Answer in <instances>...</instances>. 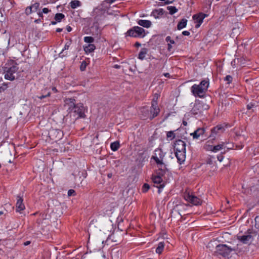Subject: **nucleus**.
<instances>
[{
	"mask_svg": "<svg viewBox=\"0 0 259 259\" xmlns=\"http://www.w3.org/2000/svg\"><path fill=\"white\" fill-rule=\"evenodd\" d=\"M62 31V28H58L57 29H56V32H60Z\"/></svg>",
	"mask_w": 259,
	"mask_h": 259,
	"instance_id": "obj_56",
	"label": "nucleus"
},
{
	"mask_svg": "<svg viewBox=\"0 0 259 259\" xmlns=\"http://www.w3.org/2000/svg\"><path fill=\"white\" fill-rule=\"evenodd\" d=\"M183 124L184 125V126H186L187 125V122L185 121V120H183Z\"/></svg>",
	"mask_w": 259,
	"mask_h": 259,
	"instance_id": "obj_58",
	"label": "nucleus"
},
{
	"mask_svg": "<svg viewBox=\"0 0 259 259\" xmlns=\"http://www.w3.org/2000/svg\"><path fill=\"white\" fill-rule=\"evenodd\" d=\"M158 114H152V115H150V116L149 117V118L150 119V120H151L152 119H153L154 117H155Z\"/></svg>",
	"mask_w": 259,
	"mask_h": 259,
	"instance_id": "obj_47",
	"label": "nucleus"
},
{
	"mask_svg": "<svg viewBox=\"0 0 259 259\" xmlns=\"http://www.w3.org/2000/svg\"><path fill=\"white\" fill-rule=\"evenodd\" d=\"M70 7L72 9H75L81 6V3L78 0H74L70 2Z\"/></svg>",
	"mask_w": 259,
	"mask_h": 259,
	"instance_id": "obj_26",
	"label": "nucleus"
},
{
	"mask_svg": "<svg viewBox=\"0 0 259 259\" xmlns=\"http://www.w3.org/2000/svg\"><path fill=\"white\" fill-rule=\"evenodd\" d=\"M165 40L167 42H169L170 44H175V41L174 40L171 39L170 36H168L166 37Z\"/></svg>",
	"mask_w": 259,
	"mask_h": 259,
	"instance_id": "obj_39",
	"label": "nucleus"
},
{
	"mask_svg": "<svg viewBox=\"0 0 259 259\" xmlns=\"http://www.w3.org/2000/svg\"><path fill=\"white\" fill-rule=\"evenodd\" d=\"M255 227L256 229H259V216L255 218Z\"/></svg>",
	"mask_w": 259,
	"mask_h": 259,
	"instance_id": "obj_38",
	"label": "nucleus"
},
{
	"mask_svg": "<svg viewBox=\"0 0 259 259\" xmlns=\"http://www.w3.org/2000/svg\"><path fill=\"white\" fill-rule=\"evenodd\" d=\"M32 11H33V10L32 9V7L31 6L27 7L25 9V13L27 15L30 14Z\"/></svg>",
	"mask_w": 259,
	"mask_h": 259,
	"instance_id": "obj_37",
	"label": "nucleus"
},
{
	"mask_svg": "<svg viewBox=\"0 0 259 259\" xmlns=\"http://www.w3.org/2000/svg\"><path fill=\"white\" fill-rule=\"evenodd\" d=\"M164 246V243L163 242L158 243V246L156 249V252L159 254H161L163 251Z\"/></svg>",
	"mask_w": 259,
	"mask_h": 259,
	"instance_id": "obj_23",
	"label": "nucleus"
},
{
	"mask_svg": "<svg viewBox=\"0 0 259 259\" xmlns=\"http://www.w3.org/2000/svg\"><path fill=\"white\" fill-rule=\"evenodd\" d=\"M237 250L236 247L231 248L226 244H219L216 246L215 253L224 257L228 256L231 251Z\"/></svg>",
	"mask_w": 259,
	"mask_h": 259,
	"instance_id": "obj_4",
	"label": "nucleus"
},
{
	"mask_svg": "<svg viewBox=\"0 0 259 259\" xmlns=\"http://www.w3.org/2000/svg\"><path fill=\"white\" fill-rule=\"evenodd\" d=\"M30 242L29 241H26L24 243V245L25 246H27L28 245H29L30 244Z\"/></svg>",
	"mask_w": 259,
	"mask_h": 259,
	"instance_id": "obj_55",
	"label": "nucleus"
},
{
	"mask_svg": "<svg viewBox=\"0 0 259 259\" xmlns=\"http://www.w3.org/2000/svg\"><path fill=\"white\" fill-rule=\"evenodd\" d=\"M164 13V11L162 9H159L158 10H154L152 11V14L155 18H158L159 16L163 15Z\"/></svg>",
	"mask_w": 259,
	"mask_h": 259,
	"instance_id": "obj_21",
	"label": "nucleus"
},
{
	"mask_svg": "<svg viewBox=\"0 0 259 259\" xmlns=\"http://www.w3.org/2000/svg\"><path fill=\"white\" fill-rule=\"evenodd\" d=\"M187 20L184 18L182 19L178 24L177 28L178 30H181L185 28L187 25Z\"/></svg>",
	"mask_w": 259,
	"mask_h": 259,
	"instance_id": "obj_20",
	"label": "nucleus"
},
{
	"mask_svg": "<svg viewBox=\"0 0 259 259\" xmlns=\"http://www.w3.org/2000/svg\"><path fill=\"white\" fill-rule=\"evenodd\" d=\"M141 46V44L139 42H136L135 44V46L136 47H140Z\"/></svg>",
	"mask_w": 259,
	"mask_h": 259,
	"instance_id": "obj_51",
	"label": "nucleus"
},
{
	"mask_svg": "<svg viewBox=\"0 0 259 259\" xmlns=\"http://www.w3.org/2000/svg\"><path fill=\"white\" fill-rule=\"evenodd\" d=\"M120 147V144L118 141L114 142L110 144V148L113 151H117Z\"/></svg>",
	"mask_w": 259,
	"mask_h": 259,
	"instance_id": "obj_24",
	"label": "nucleus"
},
{
	"mask_svg": "<svg viewBox=\"0 0 259 259\" xmlns=\"http://www.w3.org/2000/svg\"><path fill=\"white\" fill-rule=\"evenodd\" d=\"M115 0H106L107 2L109 4H112L115 2Z\"/></svg>",
	"mask_w": 259,
	"mask_h": 259,
	"instance_id": "obj_54",
	"label": "nucleus"
},
{
	"mask_svg": "<svg viewBox=\"0 0 259 259\" xmlns=\"http://www.w3.org/2000/svg\"><path fill=\"white\" fill-rule=\"evenodd\" d=\"M197 106L198 107V108H200L201 106H202V104H200V103H199L198 105H197Z\"/></svg>",
	"mask_w": 259,
	"mask_h": 259,
	"instance_id": "obj_64",
	"label": "nucleus"
},
{
	"mask_svg": "<svg viewBox=\"0 0 259 259\" xmlns=\"http://www.w3.org/2000/svg\"><path fill=\"white\" fill-rule=\"evenodd\" d=\"M33 12H35L37 10L39 7V3H35L33 4L31 6Z\"/></svg>",
	"mask_w": 259,
	"mask_h": 259,
	"instance_id": "obj_33",
	"label": "nucleus"
},
{
	"mask_svg": "<svg viewBox=\"0 0 259 259\" xmlns=\"http://www.w3.org/2000/svg\"><path fill=\"white\" fill-rule=\"evenodd\" d=\"M66 29H67V31L70 32L72 30V28L69 26H67Z\"/></svg>",
	"mask_w": 259,
	"mask_h": 259,
	"instance_id": "obj_50",
	"label": "nucleus"
},
{
	"mask_svg": "<svg viewBox=\"0 0 259 259\" xmlns=\"http://www.w3.org/2000/svg\"><path fill=\"white\" fill-rule=\"evenodd\" d=\"M175 151H180L181 150H186V143L182 140H177L174 145Z\"/></svg>",
	"mask_w": 259,
	"mask_h": 259,
	"instance_id": "obj_13",
	"label": "nucleus"
},
{
	"mask_svg": "<svg viewBox=\"0 0 259 259\" xmlns=\"http://www.w3.org/2000/svg\"><path fill=\"white\" fill-rule=\"evenodd\" d=\"M17 202L16 204V211L21 212L25 208V205L23 202V199L22 197L20 196H17Z\"/></svg>",
	"mask_w": 259,
	"mask_h": 259,
	"instance_id": "obj_14",
	"label": "nucleus"
},
{
	"mask_svg": "<svg viewBox=\"0 0 259 259\" xmlns=\"http://www.w3.org/2000/svg\"><path fill=\"white\" fill-rule=\"evenodd\" d=\"M64 108L68 113H84L87 112L82 104H76L75 100L73 98H68L64 100Z\"/></svg>",
	"mask_w": 259,
	"mask_h": 259,
	"instance_id": "obj_1",
	"label": "nucleus"
},
{
	"mask_svg": "<svg viewBox=\"0 0 259 259\" xmlns=\"http://www.w3.org/2000/svg\"><path fill=\"white\" fill-rule=\"evenodd\" d=\"M113 236V234L112 235H109L108 238H107V240H109V239H111V238Z\"/></svg>",
	"mask_w": 259,
	"mask_h": 259,
	"instance_id": "obj_60",
	"label": "nucleus"
},
{
	"mask_svg": "<svg viewBox=\"0 0 259 259\" xmlns=\"http://www.w3.org/2000/svg\"><path fill=\"white\" fill-rule=\"evenodd\" d=\"M184 199L188 202L194 205H200L202 200L190 192H185L184 194Z\"/></svg>",
	"mask_w": 259,
	"mask_h": 259,
	"instance_id": "obj_7",
	"label": "nucleus"
},
{
	"mask_svg": "<svg viewBox=\"0 0 259 259\" xmlns=\"http://www.w3.org/2000/svg\"><path fill=\"white\" fill-rule=\"evenodd\" d=\"M198 85L206 91L209 86V82L206 80H203L200 82L199 84Z\"/></svg>",
	"mask_w": 259,
	"mask_h": 259,
	"instance_id": "obj_25",
	"label": "nucleus"
},
{
	"mask_svg": "<svg viewBox=\"0 0 259 259\" xmlns=\"http://www.w3.org/2000/svg\"><path fill=\"white\" fill-rule=\"evenodd\" d=\"M165 153L159 148L155 150L154 155L152 156V159L154 160L156 164L161 166L160 169L162 170L161 174L164 172L166 169L165 165L163 162V159Z\"/></svg>",
	"mask_w": 259,
	"mask_h": 259,
	"instance_id": "obj_3",
	"label": "nucleus"
},
{
	"mask_svg": "<svg viewBox=\"0 0 259 259\" xmlns=\"http://www.w3.org/2000/svg\"><path fill=\"white\" fill-rule=\"evenodd\" d=\"M191 92L195 97L199 98H203L204 94L206 91L204 89H202L198 84H194L191 88Z\"/></svg>",
	"mask_w": 259,
	"mask_h": 259,
	"instance_id": "obj_8",
	"label": "nucleus"
},
{
	"mask_svg": "<svg viewBox=\"0 0 259 259\" xmlns=\"http://www.w3.org/2000/svg\"><path fill=\"white\" fill-rule=\"evenodd\" d=\"M175 155L177 158L178 162L182 164L185 160L186 150H181L180 151H175Z\"/></svg>",
	"mask_w": 259,
	"mask_h": 259,
	"instance_id": "obj_15",
	"label": "nucleus"
},
{
	"mask_svg": "<svg viewBox=\"0 0 259 259\" xmlns=\"http://www.w3.org/2000/svg\"><path fill=\"white\" fill-rule=\"evenodd\" d=\"M151 113H159L160 109L157 103H151Z\"/></svg>",
	"mask_w": 259,
	"mask_h": 259,
	"instance_id": "obj_19",
	"label": "nucleus"
},
{
	"mask_svg": "<svg viewBox=\"0 0 259 259\" xmlns=\"http://www.w3.org/2000/svg\"><path fill=\"white\" fill-rule=\"evenodd\" d=\"M18 67L17 64H13L11 66H7L5 67V78L6 79L13 80L15 79L14 74L18 71Z\"/></svg>",
	"mask_w": 259,
	"mask_h": 259,
	"instance_id": "obj_5",
	"label": "nucleus"
},
{
	"mask_svg": "<svg viewBox=\"0 0 259 259\" xmlns=\"http://www.w3.org/2000/svg\"><path fill=\"white\" fill-rule=\"evenodd\" d=\"M237 238L244 244H247L252 239V236L251 235H246L242 236H237Z\"/></svg>",
	"mask_w": 259,
	"mask_h": 259,
	"instance_id": "obj_16",
	"label": "nucleus"
},
{
	"mask_svg": "<svg viewBox=\"0 0 259 259\" xmlns=\"http://www.w3.org/2000/svg\"><path fill=\"white\" fill-rule=\"evenodd\" d=\"M224 158V156L222 154H220L217 156L218 160L220 162L223 161Z\"/></svg>",
	"mask_w": 259,
	"mask_h": 259,
	"instance_id": "obj_42",
	"label": "nucleus"
},
{
	"mask_svg": "<svg viewBox=\"0 0 259 259\" xmlns=\"http://www.w3.org/2000/svg\"><path fill=\"white\" fill-rule=\"evenodd\" d=\"M171 48H172V46H171V44H168V48H167L168 51H170L171 50Z\"/></svg>",
	"mask_w": 259,
	"mask_h": 259,
	"instance_id": "obj_52",
	"label": "nucleus"
},
{
	"mask_svg": "<svg viewBox=\"0 0 259 259\" xmlns=\"http://www.w3.org/2000/svg\"><path fill=\"white\" fill-rule=\"evenodd\" d=\"M226 144L227 143L226 142H222L221 143L215 146L209 145L206 144L204 146V148L207 151H211L213 152H217L223 149V148H226Z\"/></svg>",
	"mask_w": 259,
	"mask_h": 259,
	"instance_id": "obj_9",
	"label": "nucleus"
},
{
	"mask_svg": "<svg viewBox=\"0 0 259 259\" xmlns=\"http://www.w3.org/2000/svg\"><path fill=\"white\" fill-rule=\"evenodd\" d=\"M70 45V43H68V42L66 43L64 46V49L63 50V51H64V50H68L69 49Z\"/></svg>",
	"mask_w": 259,
	"mask_h": 259,
	"instance_id": "obj_43",
	"label": "nucleus"
},
{
	"mask_svg": "<svg viewBox=\"0 0 259 259\" xmlns=\"http://www.w3.org/2000/svg\"><path fill=\"white\" fill-rule=\"evenodd\" d=\"M64 17L65 16L62 13H57L55 15L54 19L57 22H60Z\"/></svg>",
	"mask_w": 259,
	"mask_h": 259,
	"instance_id": "obj_28",
	"label": "nucleus"
},
{
	"mask_svg": "<svg viewBox=\"0 0 259 259\" xmlns=\"http://www.w3.org/2000/svg\"><path fill=\"white\" fill-rule=\"evenodd\" d=\"M84 41L87 43H92L94 41V38L92 36H85L84 37Z\"/></svg>",
	"mask_w": 259,
	"mask_h": 259,
	"instance_id": "obj_30",
	"label": "nucleus"
},
{
	"mask_svg": "<svg viewBox=\"0 0 259 259\" xmlns=\"http://www.w3.org/2000/svg\"><path fill=\"white\" fill-rule=\"evenodd\" d=\"M167 138H170L171 140L175 138V134L173 131L168 132L166 134Z\"/></svg>",
	"mask_w": 259,
	"mask_h": 259,
	"instance_id": "obj_31",
	"label": "nucleus"
},
{
	"mask_svg": "<svg viewBox=\"0 0 259 259\" xmlns=\"http://www.w3.org/2000/svg\"><path fill=\"white\" fill-rule=\"evenodd\" d=\"M175 0H167L165 3L166 4H169L172 3Z\"/></svg>",
	"mask_w": 259,
	"mask_h": 259,
	"instance_id": "obj_49",
	"label": "nucleus"
},
{
	"mask_svg": "<svg viewBox=\"0 0 259 259\" xmlns=\"http://www.w3.org/2000/svg\"><path fill=\"white\" fill-rule=\"evenodd\" d=\"M170 15H173L178 11V9L174 6H168L167 7Z\"/></svg>",
	"mask_w": 259,
	"mask_h": 259,
	"instance_id": "obj_29",
	"label": "nucleus"
},
{
	"mask_svg": "<svg viewBox=\"0 0 259 259\" xmlns=\"http://www.w3.org/2000/svg\"><path fill=\"white\" fill-rule=\"evenodd\" d=\"M150 189V186L148 184H144L142 187V191L143 192H146L148 191V190Z\"/></svg>",
	"mask_w": 259,
	"mask_h": 259,
	"instance_id": "obj_34",
	"label": "nucleus"
},
{
	"mask_svg": "<svg viewBox=\"0 0 259 259\" xmlns=\"http://www.w3.org/2000/svg\"><path fill=\"white\" fill-rule=\"evenodd\" d=\"M95 46L94 44H90L84 48V51L87 53H91L95 50Z\"/></svg>",
	"mask_w": 259,
	"mask_h": 259,
	"instance_id": "obj_27",
	"label": "nucleus"
},
{
	"mask_svg": "<svg viewBox=\"0 0 259 259\" xmlns=\"http://www.w3.org/2000/svg\"><path fill=\"white\" fill-rule=\"evenodd\" d=\"M141 115H142V116H140V118H141V119H143V120H145V119H147L146 115H147V114H141Z\"/></svg>",
	"mask_w": 259,
	"mask_h": 259,
	"instance_id": "obj_48",
	"label": "nucleus"
},
{
	"mask_svg": "<svg viewBox=\"0 0 259 259\" xmlns=\"http://www.w3.org/2000/svg\"><path fill=\"white\" fill-rule=\"evenodd\" d=\"M251 106H252V105H248L247 106V108L248 109H251Z\"/></svg>",
	"mask_w": 259,
	"mask_h": 259,
	"instance_id": "obj_62",
	"label": "nucleus"
},
{
	"mask_svg": "<svg viewBox=\"0 0 259 259\" xmlns=\"http://www.w3.org/2000/svg\"><path fill=\"white\" fill-rule=\"evenodd\" d=\"M87 63L85 61H83L80 66V69L81 71H84L86 69Z\"/></svg>",
	"mask_w": 259,
	"mask_h": 259,
	"instance_id": "obj_35",
	"label": "nucleus"
},
{
	"mask_svg": "<svg viewBox=\"0 0 259 259\" xmlns=\"http://www.w3.org/2000/svg\"><path fill=\"white\" fill-rule=\"evenodd\" d=\"M7 88V85L6 84H3V85L0 87V93L5 91Z\"/></svg>",
	"mask_w": 259,
	"mask_h": 259,
	"instance_id": "obj_40",
	"label": "nucleus"
},
{
	"mask_svg": "<svg viewBox=\"0 0 259 259\" xmlns=\"http://www.w3.org/2000/svg\"><path fill=\"white\" fill-rule=\"evenodd\" d=\"M164 75L165 76V77H169L170 76V74L168 73H165L164 74Z\"/></svg>",
	"mask_w": 259,
	"mask_h": 259,
	"instance_id": "obj_57",
	"label": "nucleus"
},
{
	"mask_svg": "<svg viewBox=\"0 0 259 259\" xmlns=\"http://www.w3.org/2000/svg\"><path fill=\"white\" fill-rule=\"evenodd\" d=\"M127 35L134 37H144L145 36V30L139 26H134L126 32Z\"/></svg>",
	"mask_w": 259,
	"mask_h": 259,
	"instance_id": "obj_6",
	"label": "nucleus"
},
{
	"mask_svg": "<svg viewBox=\"0 0 259 259\" xmlns=\"http://www.w3.org/2000/svg\"><path fill=\"white\" fill-rule=\"evenodd\" d=\"M138 23L139 25L145 28H149L151 25V21L146 20H140L138 21Z\"/></svg>",
	"mask_w": 259,
	"mask_h": 259,
	"instance_id": "obj_18",
	"label": "nucleus"
},
{
	"mask_svg": "<svg viewBox=\"0 0 259 259\" xmlns=\"http://www.w3.org/2000/svg\"><path fill=\"white\" fill-rule=\"evenodd\" d=\"M228 126V124L224 123L223 124H218L212 128L210 131V134L208 136V138H210L211 143L215 141L217 138L225 132Z\"/></svg>",
	"mask_w": 259,
	"mask_h": 259,
	"instance_id": "obj_2",
	"label": "nucleus"
},
{
	"mask_svg": "<svg viewBox=\"0 0 259 259\" xmlns=\"http://www.w3.org/2000/svg\"><path fill=\"white\" fill-rule=\"evenodd\" d=\"M205 129L204 128H198L191 135L193 136V139H197L201 135H203Z\"/></svg>",
	"mask_w": 259,
	"mask_h": 259,
	"instance_id": "obj_17",
	"label": "nucleus"
},
{
	"mask_svg": "<svg viewBox=\"0 0 259 259\" xmlns=\"http://www.w3.org/2000/svg\"><path fill=\"white\" fill-rule=\"evenodd\" d=\"M147 49L145 48H142L139 54L138 58L141 60H143L145 58V55L147 54Z\"/></svg>",
	"mask_w": 259,
	"mask_h": 259,
	"instance_id": "obj_22",
	"label": "nucleus"
},
{
	"mask_svg": "<svg viewBox=\"0 0 259 259\" xmlns=\"http://www.w3.org/2000/svg\"><path fill=\"white\" fill-rule=\"evenodd\" d=\"M38 15H39V17H42V12H39L38 13Z\"/></svg>",
	"mask_w": 259,
	"mask_h": 259,
	"instance_id": "obj_63",
	"label": "nucleus"
},
{
	"mask_svg": "<svg viewBox=\"0 0 259 259\" xmlns=\"http://www.w3.org/2000/svg\"><path fill=\"white\" fill-rule=\"evenodd\" d=\"M49 11L50 10L47 8H45L42 9V13L45 14H47Z\"/></svg>",
	"mask_w": 259,
	"mask_h": 259,
	"instance_id": "obj_46",
	"label": "nucleus"
},
{
	"mask_svg": "<svg viewBox=\"0 0 259 259\" xmlns=\"http://www.w3.org/2000/svg\"><path fill=\"white\" fill-rule=\"evenodd\" d=\"M160 97V95L159 94H157V93H155L153 95V99L152 100V102L151 103H157V100L159 98V97Z\"/></svg>",
	"mask_w": 259,
	"mask_h": 259,
	"instance_id": "obj_32",
	"label": "nucleus"
},
{
	"mask_svg": "<svg viewBox=\"0 0 259 259\" xmlns=\"http://www.w3.org/2000/svg\"><path fill=\"white\" fill-rule=\"evenodd\" d=\"M75 192L74 190L73 189H70L69 190H68V195L69 196H71L72 195H75Z\"/></svg>",
	"mask_w": 259,
	"mask_h": 259,
	"instance_id": "obj_41",
	"label": "nucleus"
},
{
	"mask_svg": "<svg viewBox=\"0 0 259 259\" xmlns=\"http://www.w3.org/2000/svg\"><path fill=\"white\" fill-rule=\"evenodd\" d=\"M50 96V93H49L47 95H45V96H41L40 97H38V98L40 99H44L45 98H46L47 97H49Z\"/></svg>",
	"mask_w": 259,
	"mask_h": 259,
	"instance_id": "obj_45",
	"label": "nucleus"
},
{
	"mask_svg": "<svg viewBox=\"0 0 259 259\" xmlns=\"http://www.w3.org/2000/svg\"><path fill=\"white\" fill-rule=\"evenodd\" d=\"M57 22L56 20H55V21H53L51 22V24L55 25V24H56Z\"/></svg>",
	"mask_w": 259,
	"mask_h": 259,
	"instance_id": "obj_59",
	"label": "nucleus"
},
{
	"mask_svg": "<svg viewBox=\"0 0 259 259\" xmlns=\"http://www.w3.org/2000/svg\"><path fill=\"white\" fill-rule=\"evenodd\" d=\"M62 135V133L58 130L52 129L49 132V137L54 140L60 139Z\"/></svg>",
	"mask_w": 259,
	"mask_h": 259,
	"instance_id": "obj_11",
	"label": "nucleus"
},
{
	"mask_svg": "<svg viewBox=\"0 0 259 259\" xmlns=\"http://www.w3.org/2000/svg\"><path fill=\"white\" fill-rule=\"evenodd\" d=\"M237 147H238L239 149H242L243 147V145H241L240 146H236Z\"/></svg>",
	"mask_w": 259,
	"mask_h": 259,
	"instance_id": "obj_61",
	"label": "nucleus"
},
{
	"mask_svg": "<svg viewBox=\"0 0 259 259\" xmlns=\"http://www.w3.org/2000/svg\"><path fill=\"white\" fill-rule=\"evenodd\" d=\"M233 78L231 75H227L224 80L226 81H227V83L228 84H230L232 81Z\"/></svg>",
	"mask_w": 259,
	"mask_h": 259,
	"instance_id": "obj_36",
	"label": "nucleus"
},
{
	"mask_svg": "<svg viewBox=\"0 0 259 259\" xmlns=\"http://www.w3.org/2000/svg\"><path fill=\"white\" fill-rule=\"evenodd\" d=\"M206 16V14L202 13H199L193 16V19L197 23V24L196 25V28H198L200 26L203 21V19Z\"/></svg>",
	"mask_w": 259,
	"mask_h": 259,
	"instance_id": "obj_12",
	"label": "nucleus"
},
{
	"mask_svg": "<svg viewBox=\"0 0 259 259\" xmlns=\"http://www.w3.org/2000/svg\"><path fill=\"white\" fill-rule=\"evenodd\" d=\"M182 34L185 36H189L190 34V33L188 31H183Z\"/></svg>",
	"mask_w": 259,
	"mask_h": 259,
	"instance_id": "obj_44",
	"label": "nucleus"
},
{
	"mask_svg": "<svg viewBox=\"0 0 259 259\" xmlns=\"http://www.w3.org/2000/svg\"><path fill=\"white\" fill-rule=\"evenodd\" d=\"M152 180L155 185H157L156 187L158 188V193H159L160 189L164 187V183L163 182L162 179L159 176H153Z\"/></svg>",
	"mask_w": 259,
	"mask_h": 259,
	"instance_id": "obj_10",
	"label": "nucleus"
},
{
	"mask_svg": "<svg viewBox=\"0 0 259 259\" xmlns=\"http://www.w3.org/2000/svg\"><path fill=\"white\" fill-rule=\"evenodd\" d=\"M79 116L77 118H84L85 117V114H78Z\"/></svg>",
	"mask_w": 259,
	"mask_h": 259,
	"instance_id": "obj_53",
	"label": "nucleus"
}]
</instances>
